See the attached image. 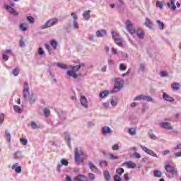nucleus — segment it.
<instances>
[{"instance_id": "1", "label": "nucleus", "mask_w": 181, "mask_h": 181, "mask_svg": "<svg viewBox=\"0 0 181 181\" xmlns=\"http://www.w3.org/2000/svg\"><path fill=\"white\" fill-rule=\"evenodd\" d=\"M29 83H28V82H25L23 97L25 101H29L30 104H35V103H36V100H37V96L34 94L30 95V92L29 91Z\"/></svg>"}, {"instance_id": "2", "label": "nucleus", "mask_w": 181, "mask_h": 181, "mask_svg": "<svg viewBox=\"0 0 181 181\" xmlns=\"http://www.w3.org/2000/svg\"><path fill=\"white\" fill-rule=\"evenodd\" d=\"M74 160L77 165H80L84 162V151L81 148H75Z\"/></svg>"}, {"instance_id": "3", "label": "nucleus", "mask_w": 181, "mask_h": 181, "mask_svg": "<svg viewBox=\"0 0 181 181\" xmlns=\"http://www.w3.org/2000/svg\"><path fill=\"white\" fill-rule=\"evenodd\" d=\"M59 23V19L54 18L49 19L43 25L40 27V29H47V28H52V26H54V25H57Z\"/></svg>"}, {"instance_id": "4", "label": "nucleus", "mask_w": 181, "mask_h": 181, "mask_svg": "<svg viewBox=\"0 0 181 181\" xmlns=\"http://www.w3.org/2000/svg\"><path fill=\"white\" fill-rule=\"evenodd\" d=\"M125 25L127 32H129V33H130L131 35H134V33L136 32V30H135V27H134V24L129 20H127L126 21Z\"/></svg>"}, {"instance_id": "5", "label": "nucleus", "mask_w": 181, "mask_h": 181, "mask_svg": "<svg viewBox=\"0 0 181 181\" xmlns=\"http://www.w3.org/2000/svg\"><path fill=\"white\" fill-rule=\"evenodd\" d=\"M141 100H142L143 101H147L148 103L153 101L152 97L144 95H137L134 98V101H141Z\"/></svg>"}, {"instance_id": "6", "label": "nucleus", "mask_w": 181, "mask_h": 181, "mask_svg": "<svg viewBox=\"0 0 181 181\" xmlns=\"http://www.w3.org/2000/svg\"><path fill=\"white\" fill-rule=\"evenodd\" d=\"M140 147L141 148L142 151L147 153V155H150V156H153V158H158V154L154 153L153 151L146 148L145 146L140 145Z\"/></svg>"}, {"instance_id": "7", "label": "nucleus", "mask_w": 181, "mask_h": 181, "mask_svg": "<svg viewBox=\"0 0 181 181\" xmlns=\"http://www.w3.org/2000/svg\"><path fill=\"white\" fill-rule=\"evenodd\" d=\"M165 169L168 173H170L173 175V177L175 175V173H176V168L169 164L165 165Z\"/></svg>"}, {"instance_id": "8", "label": "nucleus", "mask_w": 181, "mask_h": 181, "mask_svg": "<svg viewBox=\"0 0 181 181\" xmlns=\"http://www.w3.org/2000/svg\"><path fill=\"white\" fill-rule=\"evenodd\" d=\"M160 128H163L164 129H168V131L173 129V126H172V124L166 122L160 123Z\"/></svg>"}, {"instance_id": "9", "label": "nucleus", "mask_w": 181, "mask_h": 181, "mask_svg": "<svg viewBox=\"0 0 181 181\" xmlns=\"http://www.w3.org/2000/svg\"><path fill=\"white\" fill-rule=\"evenodd\" d=\"M74 180L76 181H88V178L87 176L84 175L79 174L76 177H74Z\"/></svg>"}, {"instance_id": "10", "label": "nucleus", "mask_w": 181, "mask_h": 181, "mask_svg": "<svg viewBox=\"0 0 181 181\" xmlns=\"http://www.w3.org/2000/svg\"><path fill=\"white\" fill-rule=\"evenodd\" d=\"M135 33H136L137 37H139L141 40L145 37V33H144V30H142L141 28L136 30Z\"/></svg>"}, {"instance_id": "11", "label": "nucleus", "mask_w": 181, "mask_h": 181, "mask_svg": "<svg viewBox=\"0 0 181 181\" xmlns=\"http://www.w3.org/2000/svg\"><path fill=\"white\" fill-rule=\"evenodd\" d=\"M80 103L82 107H84V108H88V104L87 103V98L86 96H81Z\"/></svg>"}, {"instance_id": "12", "label": "nucleus", "mask_w": 181, "mask_h": 181, "mask_svg": "<svg viewBox=\"0 0 181 181\" xmlns=\"http://www.w3.org/2000/svg\"><path fill=\"white\" fill-rule=\"evenodd\" d=\"M163 99L165 100V101H168V103H173V101H175V99L169 96V95H168L166 93H163Z\"/></svg>"}, {"instance_id": "13", "label": "nucleus", "mask_w": 181, "mask_h": 181, "mask_svg": "<svg viewBox=\"0 0 181 181\" xmlns=\"http://www.w3.org/2000/svg\"><path fill=\"white\" fill-rule=\"evenodd\" d=\"M102 134L103 135H107V134H112V130L110 127L105 126L102 129Z\"/></svg>"}, {"instance_id": "14", "label": "nucleus", "mask_w": 181, "mask_h": 181, "mask_svg": "<svg viewBox=\"0 0 181 181\" xmlns=\"http://www.w3.org/2000/svg\"><path fill=\"white\" fill-rule=\"evenodd\" d=\"M115 86H117L122 88L124 87V80H122L121 78H116Z\"/></svg>"}, {"instance_id": "15", "label": "nucleus", "mask_w": 181, "mask_h": 181, "mask_svg": "<svg viewBox=\"0 0 181 181\" xmlns=\"http://www.w3.org/2000/svg\"><path fill=\"white\" fill-rule=\"evenodd\" d=\"M144 25L145 26H146V28H148V29H152V28L153 27V23H152V21H151V19H149V18H146Z\"/></svg>"}, {"instance_id": "16", "label": "nucleus", "mask_w": 181, "mask_h": 181, "mask_svg": "<svg viewBox=\"0 0 181 181\" xmlns=\"http://www.w3.org/2000/svg\"><path fill=\"white\" fill-rule=\"evenodd\" d=\"M107 35V31L105 30H100L96 31V37H104Z\"/></svg>"}, {"instance_id": "17", "label": "nucleus", "mask_w": 181, "mask_h": 181, "mask_svg": "<svg viewBox=\"0 0 181 181\" xmlns=\"http://www.w3.org/2000/svg\"><path fill=\"white\" fill-rule=\"evenodd\" d=\"M6 9L9 12V13L14 15L15 16H18V12H16L13 8L11 7V6H7Z\"/></svg>"}, {"instance_id": "18", "label": "nucleus", "mask_w": 181, "mask_h": 181, "mask_svg": "<svg viewBox=\"0 0 181 181\" xmlns=\"http://www.w3.org/2000/svg\"><path fill=\"white\" fill-rule=\"evenodd\" d=\"M11 169H15L16 173H22V167L18 166V163H16L13 165H12Z\"/></svg>"}, {"instance_id": "19", "label": "nucleus", "mask_w": 181, "mask_h": 181, "mask_svg": "<svg viewBox=\"0 0 181 181\" xmlns=\"http://www.w3.org/2000/svg\"><path fill=\"white\" fill-rule=\"evenodd\" d=\"M124 165H127L128 169H134L135 166H136V164L132 161L125 162Z\"/></svg>"}, {"instance_id": "20", "label": "nucleus", "mask_w": 181, "mask_h": 181, "mask_svg": "<svg viewBox=\"0 0 181 181\" xmlns=\"http://www.w3.org/2000/svg\"><path fill=\"white\" fill-rule=\"evenodd\" d=\"M66 74H68V76H69L70 77H74V78H77V77H78V76L76 74V71H74V69H71L70 71H67Z\"/></svg>"}, {"instance_id": "21", "label": "nucleus", "mask_w": 181, "mask_h": 181, "mask_svg": "<svg viewBox=\"0 0 181 181\" xmlns=\"http://www.w3.org/2000/svg\"><path fill=\"white\" fill-rule=\"evenodd\" d=\"M104 176H105V180L106 181L111 180V173H110V171L108 170L104 171Z\"/></svg>"}, {"instance_id": "22", "label": "nucleus", "mask_w": 181, "mask_h": 181, "mask_svg": "<svg viewBox=\"0 0 181 181\" xmlns=\"http://www.w3.org/2000/svg\"><path fill=\"white\" fill-rule=\"evenodd\" d=\"M109 95H110V91L104 90L103 92H100L99 96L100 97V98H105L108 97Z\"/></svg>"}, {"instance_id": "23", "label": "nucleus", "mask_w": 181, "mask_h": 181, "mask_svg": "<svg viewBox=\"0 0 181 181\" xmlns=\"http://www.w3.org/2000/svg\"><path fill=\"white\" fill-rule=\"evenodd\" d=\"M65 139L67 141L68 146H69V148H71V136H70V134H66L65 135Z\"/></svg>"}, {"instance_id": "24", "label": "nucleus", "mask_w": 181, "mask_h": 181, "mask_svg": "<svg viewBox=\"0 0 181 181\" xmlns=\"http://www.w3.org/2000/svg\"><path fill=\"white\" fill-rule=\"evenodd\" d=\"M90 10L85 11L83 12V18L85 19V21H88V19H90Z\"/></svg>"}, {"instance_id": "25", "label": "nucleus", "mask_w": 181, "mask_h": 181, "mask_svg": "<svg viewBox=\"0 0 181 181\" xmlns=\"http://www.w3.org/2000/svg\"><path fill=\"white\" fill-rule=\"evenodd\" d=\"M173 90L177 91L180 90V84L179 83H173L171 86Z\"/></svg>"}, {"instance_id": "26", "label": "nucleus", "mask_w": 181, "mask_h": 181, "mask_svg": "<svg viewBox=\"0 0 181 181\" xmlns=\"http://www.w3.org/2000/svg\"><path fill=\"white\" fill-rule=\"evenodd\" d=\"M55 65L57 66V67H59V69H62V70H66L67 69L66 64H62L60 62H57V64H55Z\"/></svg>"}, {"instance_id": "27", "label": "nucleus", "mask_w": 181, "mask_h": 181, "mask_svg": "<svg viewBox=\"0 0 181 181\" xmlns=\"http://www.w3.org/2000/svg\"><path fill=\"white\" fill-rule=\"evenodd\" d=\"M162 172H160L158 170H153V175L155 177H162Z\"/></svg>"}, {"instance_id": "28", "label": "nucleus", "mask_w": 181, "mask_h": 181, "mask_svg": "<svg viewBox=\"0 0 181 181\" xmlns=\"http://www.w3.org/2000/svg\"><path fill=\"white\" fill-rule=\"evenodd\" d=\"M84 66V64H81L80 65L76 66H71V70H74V71H78L81 67Z\"/></svg>"}, {"instance_id": "29", "label": "nucleus", "mask_w": 181, "mask_h": 181, "mask_svg": "<svg viewBox=\"0 0 181 181\" xmlns=\"http://www.w3.org/2000/svg\"><path fill=\"white\" fill-rule=\"evenodd\" d=\"M121 90H122V88H121L120 86H118L117 85H115V87L112 90L111 93H119V91H121Z\"/></svg>"}, {"instance_id": "30", "label": "nucleus", "mask_w": 181, "mask_h": 181, "mask_svg": "<svg viewBox=\"0 0 181 181\" xmlns=\"http://www.w3.org/2000/svg\"><path fill=\"white\" fill-rule=\"evenodd\" d=\"M88 166L90 169L92 170V172H97V167L93 164V163L89 162L88 163Z\"/></svg>"}, {"instance_id": "31", "label": "nucleus", "mask_w": 181, "mask_h": 181, "mask_svg": "<svg viewBox=\"0 0 181 181\" xmlns=\"http://www.w3.org/2000/svg\"><path fill=\"white\" fill-rule=\"evenodd\" d=\"M51 46H52L54 50H56L57 49V47L59 46V42H57V41H56L55 40H52L51 41Z\"/></svg>"}, {"instance_id": "32", "label": "nucleus", "mask_w": 181, "mask_h": 181, "mask_svg": "<svg viewBox=\"0 0 181 181\" xmlns=\"http://www.w3.org/2000/svg\"><path fill=\"white\" fill-rule=\"evenodd\" d=\"M156 22L158 25L159 29H160V30H163V28H165V25L163 24V22H162L159 20H157Z\"/></svg>"}, {"instance_id": "33", "label": "nucleus", "mask_w": 181, "mask_h": 181, "mask_svg": "<svg viewBox=\"0 0 181 181\" xmlns=\"http://www.w3.org/2000/svg\"><path fill=\"white\" fill-rule=\"evenodd\" d=\"M13 110L15 112H18V114H22V109L19 107L18 105L13 106Z\"/></svg>"}, {"instance_id": "34", "label": "nucleus", "mask_w": 181, "mask_h": 181, "mask_svg": "<svg viewBox=\"0 0 181 181\" xmlns=\"http://www.w3.org/2000/svg\"><path fill=\"white\" fill-rule=\"evenodd\" d=\"M176 2V0H171L170 1V6L172 11H176V5H175V3Z\"/></svg>"}, {"instance_id": "35", "label": "nucleus", "mask_w": 181, "mask_h": 181, "mask_svg": "<svg viewBox=\"0 0 181 181\" xmlns=\"http://www.w3.org/2000/svg\"><path fill=\"white\" fill-rule=\"evenodd\" d=\"M115 42L119 46V47L124 46V44H122V38H118L117 40H115Z\"/></svg>"}, {"instance_id": "36", "label": "nucleus", "mask_w": 181, "mask_h": 181, "mask_svg": "<svg viewBox=\"0 0 181 181\" xmlns=\"http://www.w3.org/2000/svg\"><path fill=\"white\" fill-rule=\"evenodd\" d=\"M156 8H159L160 9H163V3L158 0L156 2Z\"/></svg>"}, {"instance_id": "37", "label": "nucleus", "mask_w": 181, "mask_h": 181, "mask_svg": "<svg viewBox=\"0 0 181 181\" xmlns=\"http://www.w3.org/2000/svg\"><path fill=\"white\" fill-rule=\"evenodd\" d=\"M43 112H44V116L46 117L47 118V117H49V115H50V110L47 108H45L43 110Z\"/></svg>"}, {"instance_id": "38", "label": "nucleus", "mask_w": 181, "mask_h": 181, "mask_svg": "<svg viewBox=\"0 0 181 181\" xmlns=\"http://www.w3.org/2000/svg\"><path fill=\"white\" fill-rule=\"evenodd\" d=\"M112 36L114 40H117V39L121 38L119 37V35H118V33H114V31H112Z\"/></svg>"}, {"instance_id": "39", "label": "nucleus", "mask_w": 181, "mask_h": 181, "mask_svg": "<svg viewBox=\"0 0 181 181\" xmlns=\"http://www.w3.org/2000/svg\"><path fill=\"white\" fill-rule=\"evenodd\" d=\"M119 70H120V71L127 70V66H125V64H120L119 66Z\"/></svg>"}, {"instance_id": "40", "label": "nucleus", "mask_w": 181, "mask_h": 181, "mask_svg": "<svg viewBox=\"0 0 181 181\" xmlns=\"http://www.w3.org/2000/svg\"><path fill=\"white\" fill-rule=\"evenodd\" d=\"M6 138H7V142H11V133L9 132V131L6 130Z\"/></svg>"}, {"instance_id": "41", "label": "nucleus", "mask_w": 181, "mask_h": 181, "mask_svg": "<svg viewBox=\"0 0 181 181\" xmlns=\"http://www.w3.org/2000/svg\"><path fill=\"white\" fill-rule=\"evenodd\" d=\"M125 170L122 168H119L116 170V173L117 175H122Z\"/></svg>"}, {"instance_id": "42", "label": "nucleus", "mask_w": 181, "mask_h": 181, "mask_svg": "<svg viewBox=\"0 0 181 181\" xmlns=\"http://www.w3.org/2000/svg\"><path fill=\"white\" fill-rule=\"evenodd\" d=\"M109 159H110L111 160H115L118 159V156H115L112 153L109 154Z\"/></svg>"}, {"instance_id": "43", "label": "nucleus", "mask_w": 181, "mask_h": 181, "mask_svg": "<svg viewBox=\"0 0 181 181\" xmlns=\"http://www.w3.org/2000/svg\"><path fill=\"white\" fill-rule=\"evenodd\" d=\"M38 54L40 56H45V50H43V47H40L38 49Z\"/></svg>"}, {"instance_id": "44", "label": "nucleus", "mask_w": 181, "mask_h": 181, "mask_svg": "<svg viewBox=\"0 0 181 181\" xmlns=\"http://www.w3.org/2000/svg\"><path fill=\"white\" fill-rule=\"evenodd\" d=\"M61 164L63 165V166H68L69 162L67 161V160L63 158L61 160Z\"/></svg>"}, {"instance_id": "45", "label": "nucleus", "mask_w": 181, "mask_h": 181, "mask_svg": "<svg viewBox=\"0 0 181 181\" xmlns=\"http://www.w3.org/2000/svg\"><path fill=\"white\" fill-rule=\"evenodd\" d=\"M4 119H5V115L4 113H0V125L4 123Z\"/></svg>"}, {"instance_id": "46", "label": "nucleus", "mask_w": 181, "mask_h": 181, "mask_svg": "<svg viewBox=\"0 0 181 181\" xmlns=\"http://www.w3.org/2000/svg\"><path fill=\"white\" fill-rule=\"evenodd\" d=\"M27 20L30 23H35V18L30 16L27 17Z\"/></svg>"}, {"instance_id": "47", "label": "nucleus", "mask_w": 181, "mask_h": 181, "mask_svg": "<svg viewBox=\"0 0 181 181\" xmlns=\"http://www.w3.org/2000/svg\"><path fill=\"white\" fill-rule=\"evenodd\" d=\"M99 165L101 166V168H103V166H104V167L107 166V163L105 160H100Z\"/></svg>"}, {"instance_id": "48", "label": "nucleus", "mask_w": 181, "mask_h": 181, "mask_svg": "<svg viewBox=\"0 0 181 181\" xmlns=\"http://www.w3.org/2000/svg\"><path fill=\"white\" fill-rule=\"evenodd\" d=\"M20 141L21 142L22 145H28V139L21 138L20 139Z\"/></svg>"}, {"instance_id": "49", "label": "nucleus", "mask_w": 181, "mask_h": 181, "mask_svg": "<svg viewBox=\"0 0 181 181\" xmlns=\"http://www.w3.org/2000/svg\"><path fill=\"white\" fill-rule=\"evenodd\" d=\"M30 125L33 129H37V124H36V122L33 121L30 122Z\"/></svg>"}, {"instance_id": "50", "label": "nucleus", "mask_w": 181, "mask_h": 181, "mask_svg": "<svg viewBox=\"0 0 181 181\" xmlns=\"http://www.w3.org/2000/svg\"><path fill=\"white\" fill-rule=\"evenodd\" d=\"M129 134H130V135H136V131L132 128L129 129Z\"/></svg>"}, {"instance_id": "51", "label": "nucleus", "mask_w": 181, "mask_h": 181, "mask_svg": "<svg viewBox=\"0 0 181 181\" xmlns=\"http://www.w3.org/2000/svg\"><path fill=\"white\" fill-rule=\"evenodd\" d=\"M146 66V65H145V64H139L140 70H141V71H142V73H144V71H145V67Z\"/></svg>"}, {"instance_id": "52", "label": "nucleus", "mask_w": 181, "mask_h": 181, "mask_svg": "<svg viewBox=\"0 0 181 181\" xmlns=\"http://www.w3.org/2000/svg\"><path fill=\"white\" fill-rule=\"evenodd\" d=\"M12 74H13V76H18L19 75V70H18V69L15 68L14 69H13L12 71Z\"/></svg>"}, {"instance_id": "53", "label": "nucleus", "mask_w": 181, "mask_h": 181, "mask_svg": "<svg viewBox=\"0 0 181 181\" xmlns=\"http://www.w3.org/2000/svg\"><path fill=\"white\" fill-rule=\"evenodd\" d=\"M114 181H121L122 180V178L119 177L118 175H116L113 177Z\"/></svg>"}, {"instance_id": "54", "label": "nucleus", "mask_w": 181, "mask_h": 181, "mask_svg": "<svg viewBox=\"0 0 181 181\" xmlns=\"http://www.w3.org/2000/svg\"><path fill=\"white\" fill-rule=\"evenodd\" d=\"M23 38H21V40L19 42V46L20 47H25V41L23 40H22Z\"/></svg>"}, {"instance_id": "55", "label": "nucleus", "mask_w": 181, "mask_h": 181, "mask_svg": "<svg viewBox=\"0 0 181 181\" xmlns=\"http://www.w3.org/2000/svg\"><path fill=\"white\" fill-rule=\"evenodd\" d=\"M73 26L74 29H78L79 26H78V23L76 21H73Z\"/></svg>"}, {"instance_id": "56", "label": "nucleus", "mask_w": 181, "mask_h": 181, "mask_svg": "<svg viewBox=\"0 0 181 181\" xmlns=\"http://www.w3.org/2000/svg\"><path fill=\"white\" fill-rule=\"evenodd\" d=\"M2 59L4 62H8L9 60V57L5 54H3Z\"/></svg>"}, {"instance_id": "57", "label": "nucleus", "mask_w": 181, "mask_h": 181, "mask_svg": "<svg viewBox=\"0 0 181 181\" xmlns=\"http://www.w3.org/2000/svg\"><path fill=\"white\" fill-rule=\"evenodd\" d=\"M112 151H118L119 146L118 144H114L112 148Z\"/></svg>"}, {"instance_id": "58", "label": "nucleus", "mask_w": 181, "mask_h": 181, "mask_svg": "<svg viewBox=\"0 0 181 181\" xmlns=\"http://www.w3.org/2000/svg\"><path fill=\"white\" fill-rule=\"evenodd\" d=\"M148 135L150 136V138H151V139H156V135H155L152 132H149Z\"/></svg>"}, {"instance_id": "59", "label": "nucleus", "mask_w": 181, "mask_h": 181, "mask_svg": "<svg viewBox=\"0 0 181 181\" xmlns=\"http://www.w3.org/2000/svg\"><path fill=\"white\" fill-rule=\"evenodd\" d=\"M134 156L135 159H139V158H141V154H139L138 152H134Z\"/></svg>"}, {"instance_id": "60", "label": "nucleus", "mask_w": 181, "mask_h": 181, "mask_svg": "<svg viewBox=\"0 0 181 181\" xmlns=\"http://www.w3.org/2000/svg\"><path fill=\"white\" fill-rule=\"evenodd\" d=\"M71 16L73 17L74 21H77L78 17L77 16V14H76V13H72Z\"/></svg>"}, {"instance_id": "61", "label": "nucleus", "mask_w": 181, "mask_h": 181, "mask_svg": "<svg viewBox=\"0 0 181 181\" xmlns=\"http://www.w3.org/2000/svg\"><path fill=\"white\" fill-rule=\"evenodd\" d=\"M160 75L161 76V77H168V74L163 71H161L160 72Z\"/></svg>"}, {"instance_id": "62", "label": "nucleus", "mask_w": 181, "mask_h": 181, "mask_svg": "<svg viewBox=\"0 0 181 181\" xmlns=\"http://www.w3.org/2000/svg\"><path fill=\"white\" fill-rule=\"evenodd\" d=\"M89 179H91L92 180H94L95 179V175L93 173H89Z\"/></svg>"}, {"instance_id": "63", "label": "nucleus", "mask_w": 181, "mask_h": 181, "mask_svg": "<svg viewBox=\"0 0 181 181\" xmlns=\"http://www.w3.org/2000/svg\"><path fill=\"white\" fill-rule=\"evenodd\" d=\"M20 29L22 30V32H26V28L23 26V24L20 25Z\"/></svg>"}, {"instance_id": "64", "label": "nucleus", "mask_w": 181, "mask_h": 181, "mask_svg": "<svg viewBox=\"0 0 181 181\" xmlns=\"http://www.w3.org/2000/svg\"><path fill=\"white\" fill-rule=\"evenodd\" d=\"M175 158H179L181 156V151L174 153Z\"/></svg>"}]
</instances>
